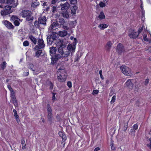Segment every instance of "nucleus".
<instances>
[{"instance_id": "obj_1", "label": "nucleus", "mask_w": 151, "mask_h": 151, "mask_svg": "<svg viewBox=\"0 0 151 151\" xmlns=\"http://www.w3.org/2000/svg\"><path fill=\"white\" fill-rule=\"evenodd\" d=\"M57 79L59 81L64 82L66 81L67 73L64 69L59 68L57 71Z\"/></svg>"}, {"instance_id": "obj_2", "label": "nucleus", "mask_w": 151, "mask_h": 151, "mask_svg": "<svg viewBox=\"0 0 151 151\" xmlns=\"http://www.w3.org/2000/svg\"><path fill=\"white\" fill-rule=\"evenodd\" d=\"M31 12L28 10H24L22 11L21 15L22 17H27V20L29 21L32 20L33 17H31Z\"/></svg>"}, {"instance_id": "obj_3", "label": "nucleus", "mask_w": 151, "mask_h": 151, "mask_svg": "<svg viewBox=\"0 0 151 151\" xmlns=\"http://www.w3.org/2000/svg\"><path fill=\"white\" fill-rule=\"evenodd\" d=\"M120 68L124 74L127 76H131L132 73L130 69L125 65L122 66Z\"/></svg>"}, {"instance_id": "obj_4", "label": "nucleus", "mask_w": 151, "mask_h": 151, "mask_svg": "<svg viewBox=\"0 0 151 151\" xmlns=\"http://www.w3.org/2000/svg\"><path fill=\"white\" fill-rule=\"evenodd\" d=\"M45 44L44 43V41L42 39H39L38 40L37 45L35 47L36 50L42 48L44 47Z\"/></svg>"}, {"instance_id": "obj_5", "label": "nucleus", "mask_w": 151, "mask_h": 151, "mask_svg": "<svg viewBox=\"0 0 151 151\" xmlns=\"http://www.w3.org/2000/svg\"><path fill=\"white\" fill-rule=\"evenodd\" d=\"M2 23L8 29H13L14 27L9 21L5 20L2 21Z\"/></svg>"}, {"instance_id": "obj_6", "label": "nucleus", "mask_w": 151, "mask_h": 151, "mask_svg": "<svg viewBox=\"0 0 151 151\" xmlns=\"http://www.w3.org/2000/svg\"><path fill=\"white\" fill-rule=\"evenodd\" d=\"M129 36L130 38H135L138 37V34L135 31L131 29L129 31Z\"/></svg>"}, {"instance_id": "obj_7", "label": "nucleus", "mask_w": 151, "mask_h": 151, "mask_svg": "<svg viewBox=\"0 0 151 151\" xmlns=\"http://www.w3.org/2000/svg\"><path fill=\"white\" fill-rule=\"evenodd\" d=\"M46 109L47 113V117L48 119H50L52 117V109L50 104H47Z\"/></svg>"}, {"instance_id": "obj_8", "label": "nucleus", "mask_w": 151, "mask_h": 151, "mask_svg": "<svg viewBox=\"0 0 151 151\" xmlns=\"http://www.w3.org/2000/svg\"><path fill=\"white\" fill-rule=\"evenodd\" d=\"M76 45L74 44H69L67 47V49L71 53V55H72L75 50Z\"/></svg>"}, {"instance_id": "obj_9", "label": "nucleus", "mask_w": 151, "mask_h": 151, "mask_svg": "<svg viewBox=\"0 0 151 151\" xmlns=\"http://www.w3.org/2000/svg\"><path fill=\"white\" fill-rule=\"evenodd\" d=\"M124 86L128 89L130 90L132 89L133 88V85L131 81V80L130 79L127 80L125 83Z\"/></svg>"}, {"instance_id": "obj_10", "label": "nucleus", "mask_w": 151, "mask_h": 151, "mask_svg": "<svg viewBox=\"0 0 151 151\" xmlns=\"http://www.w3.org/2000/svg\"><path fill=\"white\" fill-rule=\"evenodd\" d=\"M63 57L62 55H60L59 54L56 55L54 57H52V64H53L55 63L58 59L61 58Z\"/></svg>"}, {"instance_id": "obj_11", "label": "nucleus", "mask_w": 151, "mask_h": 151, "mask_svg": "<svg viewBox=\"0 0 151 151\" xmlns=\"http://www.w3.org/2000/svg\"><path fill=\"white\" fill-rule=\"evenodd\" d=\"M117 51L118 53L120 54L124 51V47L123 45L121 43H119L117 46Z\"/></svg>"}, {"instance_id": "obj_12", "label": "nucleus", "mask_w": 151, "mask_h": 151, "mask_svg": "<svg viewBox=\"0 0 151 151\" xmlns=\"http://www.w3.org/2000/svg\"><path fill=\"white\" fill-rule=\"evenodd\" d=\"M39 23L40 24L45 25L46 24V18L45 17L43 16L40 17L38 19Z\"/></svg>"}, {"instance_id": "obj_13", "label": "nucleus", "mask_w": 151, "mask_h": 151, "mask_svg": "<svg viewBox=\"0 0 151 151\" xmlns=\"http://www.w3.org/2000/svg\"><path fill=\"white\" fill-rule=\"evenodd\" d=\"M61 9L62 10H67L70 7V5L68 2H66L64 4H61Z\"/></svg>"}, {"instance_id": "obj_14", "label": "nucleus", "mask_w": 151, "mask_h": 151, "mask_svg": "<svg viewBox=\"0 0 151 151\" xmlns=\"http://www.w3.org/2000/svg\"><path fill=\"white\" fill-rule=\"evenodd\" d=\"M112 44L111 42L109 41L107 42L105 46V49L107 51H109L111 47Z\"/></svg>"}, {"instance_id": "obj_15", "label": "nucleus", "mask_w": 151, "mask_h": 151, "mask_svg": "<svg viewBox=\"0 0 151 151\" xmlns=\"http://www.w3.org/2000/svg\"><path fill=\"white\" fill-rule=\"evenodd\" d=\"M108 25L105 24H99L98 27L101 30H103L108 27Z\"/></svg>"}, {"instance_id": "obj_16", "label": "nucleus", "mask_w": 151, "mask_h": 151, "mask_svg": "<svg viewBox=\"0 0 151 151\" xmlns=\"http://www.w3.org/2000/svg\"><path fill=\"white\" fill-rule=\"evenodd\" d=\"M97 18H98L99 19L101 20L104 19L105 18V16L104 15V12L103 11H101L99 15L96 17Z\"/></svg>"}, {"instance_id": "obj_17", "label": "nucleus", "mask_w": 151, "mask_h": 151, "mask_svg": "<svg viewBox=\"0 0 151 151\" xmlns=\"http://www.w3.org/2000/svg\"><path fill=\"white\" fill-rule=\"evenodd\" d=\"M128 122V120H127L126 121H124L123 124L124 127L123 128V129L124 131H125L127 128Z\"/></svg>"}, {"instance_id": "obj_18", "label": "nucleus", "mask_w": 151, "mask_h": 151, "mask_svg": "<svg viewBox=\"0 0 151 151\" xmlns=\"http://www.w3.org/2000/svg\"><path fill=\"white\" fill-rule=\"evenodd\" d=\"M67 34V31H60L59 32V35L61 37H64L66 36Z\"/></svg>"}, {"instance_id": "obj_19", "label": "nucleus", "mask_w": 151, "mask_h": 151, "mask_svg": "<svg viewBox=\"0 0 151 151\" xmlns=\"http://www.w3.org/2000/svg\"><path fill=\"white\" fill-rule=\"evenodd\" d=\"M10 12L9 11H7L4 9L3 10L1 11V15L3 16H5L7 15L10 14Z\"/></svg>"}, {"instance_id": "obj_20", "label": "nucleus", "mask_w": 151, "mask_h": 151, "mask_svg": "<svg viewBox=\"0 0 151 151\" xmlns=\"http://www.w3.org/2000/svg\"><path fill=\"white\" fill-rule=\"evenodd\" d=\"M57 49L56 47H52L50 48V52L52 54H54L55 53Z\"/></svg>"}, {"instance_id": "obj_21", "label": "nucleus", "mask_w": 151, "mask_h": 151, "mask_svg": "<svg viewBox=\"0 0 151 151\" xmlns=\"http://www.w3.org/2000/svg\"><path fill=\"white\" fill-rule=\"evenodd\" d=\"M70 52L68 50H67L65 51L62 54L63 57L65 58L67 57L70 54Z\"/></svg>"}, {"instance_id": "obj_22", "label": "nucleus", "mask_w": 151, "mask_h": 151, "mask_svg": "<svg viewBox=\"0 0 151 151\" xmlns=\"http://www.w3.org/2000/svg\"><path fill=\"white\" fill-rule=\"evenodd\" d=\"M29 38L31 40L35 45L37 43V39L32 35H30L29 36Z\"/></svg>"}, {"instance_id": "obj_23", "label": "nucleus", "mask_w": 151, "mask_h": 151, "mask_svg": "<svg viewBox=\"0 0 151 151\" xmlns=\"http://www.w3.org/2000/svg\"><path fill=\"white\" fill-rule=\"evenodd\" d=\"M62 14L64 17L66 18H68L69 17V12L67 10H66L65 12H63Z\"/></svg>"}, {"instance_id": "obj_24", "label": "nucleus", "mask_w": 151, "mask_h": 151, "mask_svg": "<svg viewBox=\"0 0 151 151\" xmlns=\"http://www.w3.org/2000/svg\"><path fill=\"white\" fill-rule=\"evenodd\" d=\"M78 7L76 5L73 6L71 10V13L72 14H75L76 13V11Z\"/></svg>"}, {"instance_id": "obj_25", "label": "nucleus", "mask_w": 151, "mask_h": 151, "mask_svg": "<svg viewBox=\"0 0 151 151\" xmlns=\"http://www.w3.org/2000/svg\"><path fill=\"white\" fill-rule=\"evenodd\" d=\"M39 4V2L37 0H36L32 2L31 6L33 7H36L38 6Z\"/></svg>"}, {"instance_id": "obj_26", "label": "nucleus", "mask_w": 151, "mask_h": 151, "mask_svg": "<svg viewBox=\"0 0 151 151\" xmlns=\"http://www.w3.org/2000/svg\"><path fill=\"white\" fill-rule=\"evenodd\" d=\"M12 6L9 5L5 6L4 7V9L7 11H9L11 13L12 12V11L11 10Z\"/></svg>"}, {"instance_id": "obj_27", "label": "nucleus", "mask_w": 151, "mask_h": 151, "mask_svg": "<svg viewBox=\"0 0 151 151\" xmlns=\"http://www.w3.org/2000/svg\"><path fill=\"white\" fill-rule=\"evenodd\" d=\"M138 125L136 124H134L133 126V129H131V132L134 133L135 132V130L138 129Z\"/></svg>"}, {"instance_id": "obj_28", "label": "nucleus", "mask_w": 151, "mask_h": 151, "mask_svg": "<svg viewBox=\"0 0 151 151\" xmlns=\"http://www.w3.org/2000/svg\"><path fill=\"white\" fill-rule=\"evenodd\" d=\"M57 25V23L55 22H54L51 25V26L50 27L51 29H56V26Z\"/></svg>"}, {"instance_id": "obj_29", "label": "nucleus", "mask_w": 151, "mask_h": 151, "mask_svg": "<svg viewBox=\"0 0 151 151\" xmlns=\"http://www.w3.org/2000/svg\"><path fill=\"white\" fill-rule=\"evenodd\" d=\"M21 145H22V149L23 150H24L26 148V144L25 140L24 139L22 140L21 141Z\"/></svg>"}, {"instance_id": "obj_30", "label": "nucleus", "mask_w": 151, "mask_h": 151, "mask_svg": "<svg viewBox=\"0 0 151 151\" xmlns=\"http://www.w3.org/2000/svg\"><path fill=\"white\" fill-rule=\"evenodd\" d=\"M17 20H19V19L17 16L13 15L11 17L10 20L11 22L13 21L14 22Z\"/></svg>"}, {"instance_id": "obj_31", "label": "nucleus", "mask_w": 151, "mask_h": 151, "mask_svg": "<svg viewBox=\"0 0 151 151\" xmlns=\"http://www.w3.org/2000/svg\"><path fill=\"white\" fill-rule=\"evenodd\" d=\"M46 84L50 86V89H52L53 88V85L52 83L50 81H48L46 82Z\"/></svg>"}, {"instance_id": "obj_32", "label": "nucleus", "mask_w": 151, "mask_h": 151, "mask_svg": "<svg viewBox=\"0 0 151 151\" xmlns=\"http://www.w3.org/2000/svg\"><path fill=\"white\" fill-rule=\"evenodd\" d=\"M76 22L75 21L70 22H69V24L72 27H74L76 26Z\"/></svg>"}, {"instance_id": "obj_33", "label": "nucleus", "mask_w": 151, "mask_h": 151, "mask_svg": "<svg viewBox=\"0 0 151 151\" xmlns=\"http://www.w3.org/2000/svg\"><path fill=\"white\" fill-rule=\"evenodd\" d=\"M58 51L62 55V54L63 53V47L60 45V46L58 48Z\"/></svg>"}, {"instance_id": "obj_34", "label": "nucleus", "mask_w": 151, "mask_h": 151, "mask_svg": "<svg viewBox=\"0 0 151 151\" xmlns=\"http://www.w3.org/2000/svg\"><path fill=\"white\" fill-rule=\"evenodd\" d=\"M42 52V50H37L35 53V56L37 58H39L40 55L41 54Z\"/></svg>"}, {"instance_id": "obj_35", "label": "nucleus", "mask_w": 151, "mask_h": 151, "mask_svg": "<svg viewBox=\"0 0 151 151\" xmlns=\"http://www.w3.org/2000/svg\"><path fill=\"white\" fill-rule=\"evenodd\" d=\"M11 93V96L12 98L14 99L15 98V96L14 95V92L13 90L10 91Z\"/></svg>"}, {"instance_id": "obj_36", "label": "nucleus", "mask_w": 151, "mask_h": 151, "mask_svg": "<svg viewBox=\"0 0 151 151\" xmlns=\"http://www.w3.org/2000/svg\"><path fill=\"white\" fill-rule=\"evenodd\" d=\"M143 39L144 41H149V39L148 38H147V35L145 34H143Z\"/></svg>"}, {"instance_id": "obj_37", "label": "nucleus", "mask_w": 151, "mask_h": 151, "mask_svg": "<svg viewBox=\"0 0 151 151\" xmlns=\"http://www.w3.org/2000/svg\"><path fill=\"white\" fill-rule=\"evenodd\" d=\"M6 63L5 62H4L2 65H1V69L4 70L5 68L6 65Z\"/></svg>"}, {"instance_id": "obj_38", "label": "nucleus", "mask_w": 151, "mask_h": 151, "mask_svg": "<svg viewBox=\"0 0 151 151\" xmlns=\"http://www.w3.org/2000/svg\"><path fill=\"white\" fill-rule=\"evenodd\" d=\"M116 96L114 95L112 97L111 101V103L113 104L114 103L115 101L116 100Z\"/></svg>"}, {"instance_id": "obj_39", "label": "nucleus", "mask_w": 151, "mask_h": 151, "mask_svg": "<svg viewBox=\"0 0 151 151\" xmlns=\"http://www.w3.org/2000/svg\"><path fill=\"white\" fill-rule=\"evenodd\" d=\"M58 134L59 135L63 138V139H64V138L65 137V135H64L63 132H59Z\"/></svg>"}, {"instance_id": "obj_40", "label": "nucleus", "mask_w": 151, "mask_h": 151, "mask_svg": "<svg viewBox=\"0 0 151 151\" xmlns=\"http://www.w3.org/2000/svg\"><path fill=\"white\" fill-rule=\"evenodd\" d=\"M59 22L62 24H63L65 22L63 18H60Z\"/></svg>"}, {"instance_id": "obj_41", "label": "nucleus", "mask_w": 151, "mask_h": 151, "mask_svg": "<svg viewBox=\"0 0 151 151\" xmlns=\"http://www.w3.org/2000/svg\"><path fill=\"white\" fill-rule=\"evenodd\" d=\"M29 44V43L27 41H25L23 43V45L24 46H28Z\"/></svg>"}, {"instance_id": "obj_42", "label": "nucleus", "mask_w": 151, "mask_h": 151, "mask_svg": "<svg viewBox=\"0 0 151 151\" xmlns=\"http://www.w3.org/2000/svg\"><path fill=\"white\" fill-rule=\"evenodd\" d=\"M19 20H17L14 22V24L17 26H19Z\"/></svg>"}, {"instance_id": "obj_43", "label": "nucleus", "mask_w": 151, "mask_h": 151, "mask_svg": "<svg viewBox=\"0 0 151 151\" xmlns=\"http://www.w3.org/2000/svg\"><path fill=\"white\" fill-rule=\"evenodd\" d=\"M99 92V91L97 90H93L92 94L93 95H95V94H97Z\"/></svg>"}, {"instance_id": "obj_44", "label": "nucleus", "mask_w": 151, "mask_h": 151, "mask_svg": "<svg viewBox=\"0 0 151 151\" xmlns=\"http://www.w3.org/2000/svg\"><path fill=\"white\" fill-rule=\"evenodd\" d=\"M77 3V0H70V3L71 4H75Z\"/></svg>"}, {"instance_id": "obj_45", "label": "nucleus", "mask_w": 151, "mask_h": 151, "mask_svg": "<svg viewBox=\"0 0 151 151\" xmlns=\"http://www.w3.org/2000/svg\"><path fill=\"white\" fill-rule=\"evenodd\" d=\"M72 83L70 81H68L67 83V85L69 88H71L72 87Z\"/></svg>"}, {"instance_id": "obj_46", "label": "nucleus", "mask_w": 151, "mask_h": 151, "mask_svg": "<svg viewBox=\"0 0 151 151\" xmlns=\"http://www.w3.org/2000/svg\"><path fill=\"white\" fill-rule=\"evenodd\" d=\"M149 44H150V47L148 49H147V50H149L150 52H151V39L150 40H149Z\"/></svg>"}, {"instance_id": "obj_47", "label": "nucleus", "mask_w": 151, "mask_h": 151, "mask_svg": "<svg viewBox=\"0 0 151 151\" xmlns=\"http://www.w3.org/2000/svg\"><path fill=\"white\" fill-rule=\"evenodd\" d=\"M13 111L14 113V116H15V117L19 116L17 114V111L16 110L14 109L13 110Z\"/></svg>"}, {"instance_id": "obj_48", "label": "nucleus", "mask_w": 151, "mask_h": 151, "mask_svg": "<svg viewBox=\"0 0 151 151\" xmlns=\"http://www.w3.org/2000/svg\"><path fill=\"white\" fill-rule=\"evenodd\" d=\"M142 10V19L143 20L145 19V18L144 17V15L145 14V11L143 9Z\"/></svg>"}, {"instance_id": "obj_49", "label": "nucleus", "mask_w": 151, "mask_h": 151, "mask_svg": "<svg viewBox=\"0 0 151 151\" xmlns=\"http://www.w3.org/2000/svg\"><path fill=\"white\" fill-rule=\"evenodd\" d=\"M39 24H40V23H39V21L38 22L35 21L34 23V24L35 26L36 27H39Z\"/></svg>"}, {"instance_id": "obj_50", "label": "nucleus", "mask_w": 151, "mask_h": 151, "mask_svg": "<svg viewBox=\"0 0 151 151\" xmlns=\"http://www.w3.org/2000/svg\"><path fill=\"white\" fill-rule=\"evenodd\" d=\"M55 93H52V100L53 101V102H54V101L55 100L56 98H55Z\"/></svg>"}, {"instance_id": "obj_51", "label": "nucleus", "mask_w": 151, "mask_h": 151, "mask_svg": "<svg viewBox=\"0 0 151 151\" xmlns=\"http://www.w3.org/2000/svg\"><path fill=\"white\" fill-rule=\"evenodd\" d=\"M102 70H100L99 72V73L100 77L102 79H104V78L103 75H102Z\"/></svg>"}, {"instance_id": "obj_52", "label": "nucleus", "mask_w": 151, "mask_h": 151, "mask_svg": "<svg viewBox=\"0 0 151 151\" xmlns=\"http://www.w3.org/2000/svg\"><path fill=\"white\" fill-rule=\"evenodd\" d=\"M144 27L143 26H142L141 28L139 29L138 31V33H137L138 34V35L142 31L143 29V28Z\"/></svg>"}, {"instance_id": "obj_53", "label": "nucleus", "mask_w": 151, "mask_h": 151, "mask_svg": "<svg viewBox=\"0 0 151 151\" xmlns=\"http://www.w3.org/2000/svg\"><path fill=\"white\" fill-rule=\"evenodd\" d=\"M52 12H55L57 10V7H56L54 6L52 7Z\"/></svg>"}, {"instance_id": "obj_54", "label": "nucleus", "mask_w": 151, "mask_h": 151, "mask_svg": "<svg viewBox=\"0 0 151 151\" xmlns=\"http://www.w3.org/2000/svg\"><path fill=\"white\" fill-rule=\"evenodd\" d=\"M14 2V0H8L7 1V3L9 4H12Z\"/></svg>"}, {"instance_id": "obj_55", "label": "nucleus", "mask_w": 151, "mask_h": 151, "mask_svg": "<svg viewBox=\"0 0 151 151\" xmlns=\"http://www.w3.org/2000/svg\"><path fill=\"white\" fill-rule=\"evenodd\" d=\"M149 141L150 142V143L149 144H148L147 146L149 148H151V138L149 139Z\"/></svg>"}, {"instance_id": "obj_56", "label": "nucleus", "mask_w": 151, "mask_h": 151, "mask_svg": "<svg viewBox=\"0 0 151 151\" xmlns=\"http://www.w3.org/2000/svg\"><path fill=\"white\" fill-rule=\"evenodd\" d=\"M16 121L18 124H19L20 122V120L19 119V116L15 117Z\"/></svg>"}, {"instance_id": "obj_57", "label": "nucleus", "mask_w": 151, "mask_h": 151, "mask_svg": "<svg viewBox=\"0 0 151 151\" xmlns=\"http://www.w3.org/2000/svg\"><path fill=\"white\" fill-rule=\"evenodd\" d=\"M149 82V80L147 78L146 79L145 81V84L146 85H147L148 84Z\"/></svg>"}, {"instance_id": "obj_58", "label": "nucleus", "mask_w": 151, "mask_h": 151, "mask_svg": "<svg viewBox=\"0 0 151 151\" xmlns=\"http://www.w3.org/2000/svg\"><path fill=\"white\" fill-rule=\"evenodd\" d=\"M63 28L64 29H65V30H68L69 29V27H68L67 26H63Z\"/></svg>"}, {"instance_id": "obj_59", "label": "nucleus", "mask_w": 151, "mask_h": 151, "mask_svg": "<svg viewBox=\"0 0 151 151\" xmlns=\"http://www.w3.org/2000/svg\"><path fill=\"white\" fill-rule=\"evenodd\" d=\"M57 1V0H52L51 1L52 4H55L56 3Z\"/></svg>"}, {"instance_id": "obj_60", "label": "nucleus", "mask_w": 151, "mask_h": 151, "mask_svg": "<svg viewBox=\"0 0 151 151\" xmlns=\"http://www.w3.org/2000/svg\"><path fill=\"white\" fill-rule=\"evenodd\" d=\"M100 150V148L99 147H97L96 148L94 149V151H98L99 150Z\"/></svg>"}, {"instance_id": "obj_61", "label": "nucleus", "mask_w": 151, "mask_h": 151, "mask_svg": "<svg viewBox=\"0 0 151 151\" xmlns=\"http://www.w3.org/2000/svg\"><path fill=\"white\" fill-rule=\"evenodd\" d=\"M8 88L9 89V90L10 91L13 90V89H12V88L9 86H8Z\"/></svg>"}, {"instance_id": "obj_62", "label": "nucleus", "mask_w": 151, "mask_h": 151, "mask_svg": "<svg viewBox=\"0 0 151 151\" xmlns=\"http://www.w3.org/2000/svg\"><path fill=\"white\" fill-rule=\"evenodd\" d=\"M14 103L15 106H16L17 105V102L16 101H15L14 102Z\"/></svg>"}, {"instance_id": "obj_63", "label": "nucleus", "mask_w": 151, "mask_h": 151, "mask_svg": "<svg viewBox=\"0 0 151 151\" xmlns=\"http://www.w3.org/2000/svg\"><path fill=\"white\" fill-rule=\"evenodd\" d=\"M147 2L148 3L151 4V0H146Z\"/></svg>"}, {"instance_id": "obj_64", "label": "nucleus", "mask_w": 151, "mask_h": 151, "mask_svg": "<svg viewBox=\"0 0 151 151\" xmlns=\"http://www.w3.org/2000/svg\"><path fill=\"white\" fill-rule=\"evenodd\" d=\"M140 7H141L142 10L144 9H143V3L141 4Z\"/></svg>"}]
</instances>
